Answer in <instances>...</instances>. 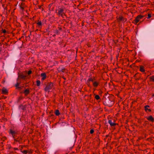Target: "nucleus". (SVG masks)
Segmentation results:
<instances>
[{
	"instance_id": "1",
	"label": "nucleus",
	"mask_w": 154,
	"mask_h": 154,
	"mask_svg": "<svg viewBox=\"0 0 154 154\" xmlns=\"http://www.w3.org/2000/svg\"><path fill=\"white\" fill-rule=\"evenodd\" d=\"M53 84L52 83H50L46 86L45 88V91H49V90L52 89L53 87Z\"/></svg>"
},
{
	"instance_id": "2",
	"label": "nucleus",
	"mask_w": 154,
	"mask_h": 154,
	"mask_svg": "<svg viewBox=\"0 0 154 154\" xmlns=\"http://www.w3.org/2000/svg\"><path fill=\"white\" fill-rule=\"evenodd\" d=\"M106 98V102H107L109 105V106H111L114 103L113 101L111 100V99L109 98L108 97L107 98Z\"/></svg>"
},
{
	"instance_id": "3",
	"label": "nucleus",
	"mask_w": 154,
	"mask_h": 154,
	"mask_svg": "<svg viewBox=\"0 0 154 154\" xmlns=\"http://www.w3.org/2000/svg\"><path fill=\"white\" fill-rule=\"evenodd\" d=\"M143 17V16L138 15L135 18V20H134V23H137L139 21V19H141Z\"/></svg>"
},
{
	"instance_id": "4",
	"label": "nucleus",
	"mask_w": 154,
	"mask_h": 154,
	"mask_svg": "<svg viewBox=\"0 0 154 154\" xmlns=\"http://www.w3.org/2000/svg\"><path fill=\"white\" fill-rule=\"evenodd\" d=\"M58 14L61 16H63V14H64L63 10V9H60L58 12Z\"/></svg>"
},
{
	"instance_id": "5",
	"label": "nucleus",
	"mask_w": 154,
	"mask_h": 154,
	"mask_svg": "<svg viewBox=\"0 0 154 154\" xmlns=\"http://www.w3.org/2000/svg\"><path fill=\"white\" fill-rule=\"evenodd\" d=\"M41 76L42 77V80H44L46 78V76L45 73H42L41 74Z\"/></svg>"
},
{
	"instance_id": "6",
	"label": "nucleus",
	"mask_w": 154,
	"mask_h": 154,
	"mask_svg": "<svg viewBox=\"0 0 154 154\" xmlns=\"http://www.w3.org/2000/svg\"><path fill=\"white\" fill-rule=\"evenodd\" d=\"M19 83H17V84L15 85V86L17 88L19 89V90H20L22 89V86H19Z\"/></svg>"
},
{
	"instance_id": "7",
	"label": "nucleus",
	"mask_w": 154,
	"mask_h": 154,
	"mask_svg": "<svg viewBox=\"0 0 154 154\" xmlns=\"http://www.w3.org/2000/svg\"><path fill=\"white\" fill-rule=\"evenodd\" d=\"M108 123H109V124L111 126H114L116 125V123H115L114 122H112V121L110 120H109Z\"/></svg>"
},
{
	"instance_id": "8",
	"label": "nucleus",
	"mask_w": 154,
	"mask_h": 154,
	"mask_svg": "<svg viewBox=\"0 0 154 154\" xmlns=\"http://www.w3.org/2000/svg\"><path fill=\"white\" fill-rule=\"evenodd\" d=\"M2 91L3 93L6 94L8 93V91L7 89L4 88L2 89Z\"/></svg>"
},
{
	"instance_id": "9",
	"label": "nucleus",
	"mask_w": 154,
	"mask_h": 154,
	"mask_svg": "<svg viewBox=\"0 0 154 154\" xmlns=\"http://www.w3.org/2000/svg\"><path fill=\"white\" fill-rule=\"evenodd\" d=\"M148 120L153 122L154 121V119L152 116H150L147 118Z\"/></svg>"
},
{
	"instance_id": "10",
	"label": "nucleus",
	"mask_w": 154,
	"mask_h": 154,
	"mask_svg": "<svg viewBox=\"0 0 154 154\" xmlns=\"http://www.w3.org/2000/svg\"><path fill=\"white\" fill-rule=\"evenodd\" d=\"M65 69L63 67L60 68L58 69V71L60 72H64L65 71Z\"/></svg>"
},
{
	"instance_id": "11",
	"label": "nucleus",
	"mask_w": 154,
	"mask_h": 154,
	"mask_svg": "<svg viewBox=\"0 0 154 154\" xmlns=\"http://www.w3.org/2000/svg\"><path fill=\"white\" fill-rule=\"evenodd\" d=\"M23 92L25 95H26L29 93V91L28 89H26Z\"/></svg>"
},
{
	"instance_id": "12",
	"label": "nucleus",
	"mask_w": 154,
	"mask_h": 154,
	"mask_svg": "<svg viewBox=\"0 0 154 154\" xmlns=\"http://www.w3.org/2000/svg\"><path fill=\"white\" fill-rule=\"evenodd\" d=\"M55 113L57 116H59L60 114V112L58 110H56L55 111Z\"/></svg>"
},
{
	"instance_id": "13",
	"label": "nucleus",
	"mask_w": 154,
	"mask_h": 154,
	"mask_svg": "<svg viewBox=\"0 0 154 154\" xmlns=\"http://www.w3.org/2000/svg\"><path fill=\"white\" fill-rule=\"evenodd\" d=\"M143 68L144 67L142 66H141L140 67V70L142 72H144L145 71Z\"/></svg>"
},
{
	"instance_id": "14",
	"label": "nucleus",
	"mask_w": 154,
	"mask_h": 154,
	"mask_svg": "<svg viewBox=\"0 0 154 154\" xmlns=\"http://www.w3.org/2000/svg\"><path fill=\"white\" fill-rule=\"evenodd\" d=\"M19 77L21 78V79H24L26 76L23 75H19Z\"/></svg>"
},
{
	"instance_id": "15",
	"label": "nucleus",
	"mask_w": 154,
	"mask_h": 154,
	"mask_svg": "<svg viewBox=\"0 0 154 154\" xmlns=\"http://www.w3.org/2000/svg\"><path fill=\"white\" fill-rule=\"evenodd\" d=\"M119 20L120 21H122L123 22H124L125 21V20L122 17H119Z\"/></svg>"
},
{
	"instance_id": "16",
	"label": "nucleus",
	"mask_w": 154,
	"mask_h": 154,
	"mask_svg": "<svg viewBox=\"0 0 154 154\" xmlns=\"http://www.w3.org/2000/svg\"><path fill=\"white\" fill-rule=\"evenodd\" d=\"M36 83H37V86H39L40 85V83H41V82H40V81L39 80H37V81H36Z\"/></svg>"
},
{
	"instance_id": "17",
	"label": "nucleus",
	"mask_w": 154,
	"mask_h": 154,
	"mask_svg": "<svg viewBox=\"0 0 154 154\" xmlns=\"http://www.w3.org/2000/svg\"><path fill=\"white\" fill-rule=\"evenodd\" d=\"M93 84L94 85V86H95V87L97 86L98 85L97 83L96 82H93Z\"/></svg>"
},
{
	"instance_id": "18",
	"label": "nucleus",
	"mask_w": 154,
	"mask_h": 154,
	"mask_svg": "<svg viewBox=\"0 0 154 154\" xmlns=\"http://www.w3.org/2000/svg\"><path fill=\"white\" fill-rule=\"evenodd\" d=\"M95 98L97 100H99L100 99V97L98 95H96L95 96Z\"/></svg>"
},
{
	"instance_id": "19",
	"label": "nucleus",
	"mask_w": 154,
	"mask_h": 154,
	"mask_svg": "<svg viewBox=\"0 0 154 154\" xmlns=\"http://www.w3.org/2000/svg\"><path fill=\"white\" fill-rule=\"evenodd\" d=\"M150 79L151 81L154 82V76L150 77Z\"/></svg>"
},
{
	"instance_id": "20",
	"label": "nucleus",
	"mask_w": 154,
	"mask_h": 154,
	"mask_svg": "<svg viewBox=\"0 0 154 154\" xmlns=\"http://www.w3.org/2000/svg\"><path fill=\"white\" fill-rule=\"evenodd\" d=\"M10 132L11 134H12L13 135L15 133L12 130H11Z\"/></svg>"
},
{
	"instance_id": "21",
	"label": "nucleus",
	"mask_w": 154,
	"mask_h": 154,
	"mask_svg": "<svg viewBox=\"0 0 154 154\" xmlns=\"http://www.w3.org/2000/svg\"><path fill=\"white\" fill-rule=\"evenodd\" d=\"M37 24L39 26H41L42 25V23L41 22H39L37 23Z\"/></svg>"
},
{
	"instance_id": "22",
	"label": "nucleus",
	"mask_w": 154,
	"mask_h": 154,
	"mask_svg": "<svg viewBox=\"0 0 154 154\" xmlns=\"http://www.w3.org/2000/svg\"><path fill=\"white\" fill-rule=\"evenodd\" d=\"M22 152H23V153H24V154H26V153H27V151L26 150H23V151Z\"/></svg>"
},
{
	"instance_id": "23",
	"label": "nucleus",
	"mask_w": 154,
	"mask_h": 154,
	"mask_svg": "<svg viewBox=\"0 0 154 154\" xmlns=\"http://www.w3.org/2000/svg\"><path fill=\"white\" fill-rule=\"evenodd\" d=\"M151 17V15L150 14H148V17H147V18L148 19H149Z\"/></svg>"
},
{
	"instance_id": "24",
	"label": "nucleus",
	"mask_w": 154,
	"mask_h": 154,
	"mask_svg": "<svg viewBox=\"0 0 154 154\" xmlns=\"http://www.w3.org/2000/svg\"><path fill=\"white\" fill-rule=\"evenodd\" d=\"M145 108V110L146 111H147V110H148L149 111H151V110L150 109H148L147 108Z\"/></svg>"
},
{
	"instance_id": "25",
	"label": "nucleus",
	"mask_w": 154,
	"mask_h": 154,
	"mask_svg": "<svg viewBox=\"0 0 154 154\" xmlns=\"http://www.w3.org/2000/svg\"><path fill=\"white\" fill-rule=\"evenodd\" d=\"M94 132V130L93 129H91L90 131V133L91 134H93Z\"/></svg>"
},
{
	"instance_id": "26",
	"label": "nucleus",
	"mask_w": 154,
	"mask_h": 154,
	"mask_svg": "<svg viewBox=\"0 0 154 154\" xmlns=\"http://www.w3.org/2000/svg\"><path fill=\"white\" fill-rule=\"evenodd\" d=\"M55 34H58L59 33V31L57 30H56L55 32Z\"/></svg>"
},
{
	"instance_id": "27",
	"label": "nucleus",
	"mask_w": 154,
	"mask_h": 154,
	"mask_svg": "<svg viewBox=\"0 0 154 154\" xmlns=\"http://www.w3.org/2000/svg\"><path fill=\"white\" fill-rule=\"evenodd\" d=\"M31 73H32V71L31 70H29V72L28 73V75H30Z\"/></svg>"
},
{
	"instance_id": "28",
	"label": "nucleus",
	"mask_w": 154,
	"mask_h": 154,
	"mask_svg": "<svg viewBox=\"0 0 154 154\" xmlns=\"http://www.w3.org/2000/svg\"><path fill=\"white\" fill-rule=\"evenodd\" d=\"M149 107V106L148 105H146L145 106V108H148Z\"/></svg>"
},
{
	"instance_id": "29",
	"label": "nucleus",
	"mask_w": 154,
	"mask_h": 154,
	"mask_svg": "<svg viewBox=\"0 0 154 154\" xmlns=\"http://www.w3.org/2000/svg\"><path fill=\"white\" fill-rule=\"evenodd\" d=\"M3 32L4 33H5L6 32V30H3Z\"/></svg>"
},
{
	"instance_id": "30",
	"label": "nucleus",
	"mask_w": 154,
	"mask_h": 154,
	"mask_svg": "<svg viewBox=\"0 0 154 154\" xmlns=\"http://www.w3.org/2000/svg\"><path fill=\"white\" fill-rule=\"evenodd\" d=\"M53 36H54V37L55 36V34H54L53 35Z\"/></svg>"
},
{
	"instance_id": "31",
	"label": "nucleus",
	"mask_w": 154,
	"mask_h": 154,
	"mask_svg": "<svg viewBox=\"0 0 154 154\" xmlns=\"http://www.w3.org/2000/svg\"><path fill=\"white\" fill-rule=\"evenodd\" d=\"M22 109L23 110H24V109L23 108H22Z\"/></svg>"
},
{
	"instance_id": "32",
	"label": "nucleus",
	"mask_w": 154,
	"mask_h": 154,
	"mask_svg": "<svg viewBox=\"0 0 154 154\" xmlns=\"http://www.w3.org/2000/svg\"><path fill=\"white\" fill-rule=\"evenodd\" d=\"M2 45V44L1 43H0V45Z\"/></svg>"
},
{
	"instance_id": "33",
	"label": "nucleus",
	"mask_w": 154,
	"mask_h": 154,
	"mask_svg": "<svg viewBox=\"0 0 154 154\" xmlns=\"http://www.w3.org/2000/svg\"><path fill=\"white\" fill-rule=\"evenodd\" d=\"M153 96H154V94H153Z\"/></svg>"
},
{
	"instance_id": "34",
	"label": "nucleus",
	"mask_w": 154,
	"mask_h": 154,
	"mask_svg": "<svg viewBox=\"0 0 154 154\" xmlns=\"http://www.w3.org/2000/svg\"><path fill=\"white\" fill-rule=\"evenodd\" d=\"M72 148V147L71 148V149Z\"/></svg>"
}]
</instances>
